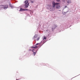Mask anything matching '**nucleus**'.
<instances>
[{
    "mask_svg": "<svg viewBox=\"0 0 80 80\" xmlns=\"http://www.w3.org/2000/svg\"><path fill=\"white\" fill-rule=\"evenodd\" d=\"M25 5V7L26 8H28V6H29V3H28V1H25L24 2Z\"/></svg>",
    "mask_w": 80,
    "mask_h": 80,
    "instance_id": "obj_1",
    "label": "nucleus"
},
{
    "mask_svg": "<svg viewBox=\"0 0 80 80\" xmlns=\"http://www.w3.org/2000/svg\"><path fill=\"white\" fill-rule=\"evenodd\" d=\"M56 9H60V5L59 3H56Z\"/></svg>",
    "mask_w": 80,
    "mask_h": 80,
    "instance_id": "obj_2",
    "label": "nucleus"
},
{
    "mask_svg": "<svg viewBox=\"0 0 80 80\" xmlns=\"http://www.w3.org/2000/svg\"><path fill=\"white\" fill-rule=\"evenodd\" d=\"M49 10L50 11H54V10H55V7H52V8L50 7Z\"/></svg>",
    "mask_w": 80,
    "mask_h": 80,
    "instance_id": "obj_3",
    "label": "nucleus"
},
{
    "mask_svg": "<svg viewBox=\"0 0 80 80\" xmlns=\"http://www.w3.org/2000/svg\"><path fill=\"white\" fill-rule=\"evenodd\" d=\"M38 37V35L36 34L32 38L33 40L35 39V40H36V38H37Z\"/></svg>",
    "mask_w": 80,
    "mask_h": 80,
    "instance_id": "obj_4",
    "label": "nucleus"
},
{
    "mask_svg": "<svg viewBox=\"0 0 80 80\" xmlns=\"http://www.w3.org/2000/svg\"><path fill=\"white\" fill-rule=\"evenodd\" d=\"M52 7H55V5H56V3L54 2H52Z\"/></svg>",
    "mask_w": 80,
    "mask_h": 80,
    "instance_id": "obj_5",
    "label": "nucleus"
},
{
    "mask_svg": "<svg viewBox=\"0 0 80 80\" xmlns=\"http://www.w3.org/2000/svg\"><path fill=\"white\" fill-rule=\"evenodd\" d=\"M3 6L4 7H5V8H4V9H5V8H7L8 7V5H3Z\"/></svg>",
    "mask_w": 80,
    "mask_h": 80,
    "instance_id": "obj_6",
    "label": "nucleus"
},
{
    "mask_svg": "<svg viewBox=\"0 0 80 80\" xmlns=\"http://www.w3.org/2000/svg\"><path fill=\"white\" fill-rule=\"evenodd\" d=\"M20 12H22L24 11V9H22V8H21L20 10Z\"/></svg>",
    "mask_w": 80,
    "mask_h": 80,
    "instance_id": "obj_7",
    "label": "nucleus"
},
{
    "mask_svg": "<svg viewBox=\"0 0 80 80\" xmlns=\"http://www.w3.org/2000/svg\"><path fill=\"white\" fill-rule=\"evenodd\" d=\"M68 3H71L70 0H68Z\"/></svg>",
    "mask_w": 80,
    "mask_h": 80,
    "instance_id": "obj_8",
    "label": "nucleus"
},
{
    "mask_svg": "<svg viewBox=\"0 0 80 80\" xmlns=\"http://www.w3.org/2000/svg\"><path fill=\"white\" fill-rule=\"evenodd\" d=\"M37 51L36 52H35L33 53V55L34 56H35V55L36 54V53H37Z\"/></svg>",
    "mask_w": 80,
    "mask_h": 80,
    "instance_id": "obj_9",
    "label": "nucleus"
},
{
    "mask_svg": "<svg viewBox=\"0 0 80 80\" xmlns=\"http://www.w3.org/2000/svg\"><path fill=\"white\" fill-rule=\"evenodd\" d=\"M46 39H47L46 37H45V36H44L43 38V40H46Z\"/></svg>",
    "mask_w": 80,
    "mask_h": 80,
    "instance_id": "obj_10",
    "label": "nucleus"
},
{
    "mask_svg": "<svg viewBox=\"0 0 80 80\" xmlns=\"http://www.w3.org/2000/svg\"><path fill=\"white\" fill-rule=\"evenodd\" d=\"M39 39H40V38L38 37V38L36 39V40H37V41H38V40H39Z\"/></svg>",
    "mask_w": 80,
    "mask_h": 80,
    "instance_id": "obj_11",
    "label": "nucleus"
},
{
    "mask_svg": "<svg viewBox=\"0 0 80 80\" xmlns=\"http://www.w3.org/2000/svg\"><path fill=\"white\" fill-rule=\"evenodd\" d=\"M38 48V47L37 46H35V48H35L36 49H37Z\"/></svg>",
    "mask_w": 80,
    "mask_h": 80,
    "instance_id": "obj_12",
    "label": "nucleus"
},
{
    "mask_svg": "<svg viewBox=\"0 0 80 80\" xmlns=\"http://www.w3.org/2000/svg\"><path fill=\"white\" fill-rule=\"evenodd\" d=\"M27 10H28L27 9H24V11H27Z\"/></svg>",
    "mask_w": 80,
    "mask_h": 80,
    "instance_id": "obj_13",
    "label": "nucleus"
},
{
    "mask_svg": "<svg viewBox=\"0 0 80 80\" xmlns=\"http://www.w3.org/2000/svg\"><path fill=\"white\" fill-rule=\"evenodd\" d=\"M10 7H11V8H13V7L12 6V5H10Z\"/></svg>",
    "mask_w": 80,
    "mask_h": 80,
    "instance_id": "obj_14",
    "label": "nucleus"
},
{
    "mask_svg": "<svg viewBox=\"0 0 80 80\" xmlns=\"http://www.w3.org/2000/svg\"><path fill=\"white\" fill-rule=\"evenodd\" d=\"M38 44H39V43H37L36 44V45H38Z\"/></svg>",
    "mask_w": 80,
    "mask_h": 80,
    "instance_id": "obj_15",
    "label": "nucleus"
},
{
    "mask_svg": "<svg viewBox=\"0 0 80 80\" xmlns=\"http://www.w3.org/2000/svg\"><path fill=\"white\" fill-rule=\"evenodd\" d=\"M33 50H34V49L32 50V52H34V51H33Z\"/></svg>",
    "mask_w": 80,
    "mask_h": 80,
    "instance_id": "obj_16",
    "label": "nucleus"
},
{
    "mask_svg": "<svg viewBox=\"0 0 80 80\" xmlns=\"http://www.w3.org/2000/svg\"><path fill=\"white\" fill-rule=\"evenodd\" d=\"M32 48H35V47H32Z\"/></svg>",
    "mask_w": 80,
    "mask_h": 80,
    "instance_id": "obj_17",
    "label": "nucleus"
},
{
    "mask_svg": "<svg viewBox=\"0 0 80 80\" xmlns=\"http://www.w3.org/2000/svg\"><path fill=\"white\" fill-rule=\"evenodd\" d=\"M31 50H32L30 49V50H29V51H31Z\"/></svg>",
    "mask_w": 80,
    "mask_h": 80,
    "instance_id": "obj_18",
    "label": "nucleus"
},
{
    "mask_svg": "<svg viewBox=\"0 0 80 80\" xmlns=\"http://www.w3.org/2000/svg\"><path fill=\"white\" fill-rule=\"evenodd\" d=\"M67 7V6H66L65 7V8H66V7Z\"/></svg>",
    "mask_w": 80,
    "mask_h": 80,
    "instance_id": "obj_19",
    "label": "nucleus"
},
{
    "mask_svg": "<svg viewBox=\"0 0 80 80\" xmlns=\"http://www.w3.org/2000/svg\"><path fill=\"white\" fill-rule=\"evenodd\" d=\"M57 2H59V1H57Z\"/></svg>",
    "mask_w": 80,
    "mask_h": 80,
    "instance_id": "obj_20",
    "label": "nucleus"
}]
</instances>
